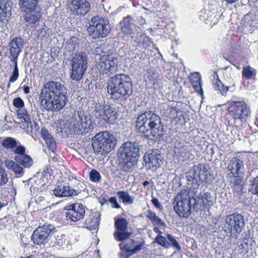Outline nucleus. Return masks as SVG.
<instances>
[{"mask_svg":"<svg viewBox=\"0 0 258 258\" xmlns=\"http://www.w3.org/2000/svg\"><path fill=\"white\" fill-rule=\"evenodd\" d=\"M67 89L60 82L50 81L41 89L39 100L41 106L47 111L59 110L68 101Z\"/></svg>","mask_w":258,"mask_h":258,"instance_id":"nucleus-1","label":"nucleus"},{"mask_svg":"<svg viewBox=\"0 0 258 258\" xmlns=\"http://www.w3.org/2000/svg\"><path fill=\"white\" fill-rule=\"evenodd\" d=\"M196 191L190 188L178 192L172 204L176 214L180 218H188L192 213H198L201 209L199 197Z\"/></svg>","mask_w":258,"mask_h":258,"instance_id":"nucleus-2","label":"nucleus"},{"mask_svg":"<svg viewBox=\"0 0 258 258\" xmlns=\"http://www.w3.org/2000/svg\"><path fill=\"white\" fill-rule=\"evenodd\" d=\"M133 85L127 75L119 74L110 77L107 82V93L114 100H124L133 93Z\"/></svg>","mask_w":258,"mask_h":258,"instance_id":"nucleus-3","label":"nucleus"},{"mask_svg":"<svg viewBox=\"0 0 258 258\" xmlns=\"http://www.w3.org/2000/svg\"><path fill=\"white\" fill-rule=\"evenodd\" d=\"M138 132L147 137H160L163 135L164 125L160 117L151 111H146L139 115L136 121Z\"/></svg>","mask_w":258,"mask_h":258,"instance_id":"nucleus-4","label":"nucleus"},{"mask_svg":"<svg viewBox=\"0 0 258 258\" xmlns=\"http://www.w3.org/2000/svg\"><path fill=\"white\" fill-rule=\"evenodd\" d=\"M140 155V146L138 143L127 142L123 144L118 152L120 166L124 172L135 169Z\"/></svg>","mask_w":258,"mask_h":258,"instance_id":"nucleus-5","label":"nucleus"},{"mask_svg":"<svg viewBox=\"0 0 258 258\" xmlns=\"http://www.w3.org/2000/svg\"><path fill=\"white\" fill-rule=\"evenodd\" d=\"M116 144V140L113 135L103 132L98 133L93 138L92 146L94 152L103 154L110 152Z\"/></svg>","mask_w":258,"mask_h":258,"instance_id":"nucleus-6","label":"nucleus"},{"mask_svg":"<svg viewBox=\"0 0 258 258\" xmlns=\"http://www.w3.org/2000/svg\"><path fill=\"white\" fill-rule=\"evenodd\" d=\"M111 30V26L107 19L94 16L89 22L87 28L88 33L94 39L104 38Z\"/></svg>","mask_w":258,"mask_h":258,"instance_id":"nucleus-7","label":"nucleus"},{"mask_svg":"<svg viewBox=\"0 0 258 258\" xmlns=\"http://www.w3.org/2000/svg\"><path fill=\"white\" fill-rule=\"evenodd\" d=\"M88 62L86 52H79L73 56L70 63V78L76 81L81 80L87 69Z\"/></svg>","mask_w":258,"mask_h":258,"instance_id":"nucleus-8","label":"nucleus"},{"mask_svg":"<svg viewBox=\"0 0 258 258\" xmlns=\"http://www.w3.org/2000/svg\"><path fill=\"white\" fill-rule=\"evenodd\" d=\"M118 55L107 52L100 55L99 61L96 64V69L102 74H113L118 69Z\"/></svg>","mask_w":258,"mask_h":258,"instance_id":"nucleus-9","label":"nucleus"},{"mask_svg":"<svg viewBox=\"0 0 258 258\" xmlns=\"http://www.w3.org/2000/svg\"><path fill=\"white\" fill-rule=\"evenodd\" d=\"M71 126L73 131L77 134H85L93 130V123L91 116L85 114L83 111H78L72 118Z\"/></svg>","mask_w":258,"mask_h":258,"instance_id":"nucleus-10","label":"nucleus"},{"mask_svg":"<svg viewBox=\"0 0 258 258\" xmlns=\"http://www.w3.org/2000/svg\"><path fill=\"white\" fill-rule=\"evenodd\" d=\"M228 110L235 122H245L250 115V109L244 101H231Z\"/></svg>","mask_w":258,"mask_h":258,"instance_id":"nucleus-11","label":"nucleus"},{"mask_svg":"<svg viewBox=\"0 0 258 258\" xmlns=\"http://www.w3.org/2000/svg\"><path fill=\"white\" fill-rule=\"evenodd\" d=\"M225 221L228 226H225L224 231L228 236L233 235L238 236L244 227V218L241 214L234 213L229 215L226 217Z\"/></svg>","mask_w":258,"mask_h":258,"instance_id":"nucleus-12","label":"nucleus"},{"mask_svg":"<svg viewBox=\"0 0 258 258\" xmlns=\"http://www.w3.org/2000/svg\"><path fill=\"white\" fill-rule=\"evenodd\" d=\"M55 227L50 224H45L42 226H39L33 232L32 240L34 244L45 245L48 237H51L53 234Z\"/></svg>","mask_w":258,"mask_h":258,"instance_id":"nucleus-13","label":"nucleus"},{"mask_svg":"<svg viewBox=\"0 0 258 258\" xmlns=\"http://www.w3.org/2000/svg\"><path fill=\"white\" fill-rule=\"evenodd\" d=\"M145 243V242L143 239L138 237L130 239L125 243H120L119 244V246L121 250L122 251L124 250L130 253L128 255H124L123 252H121L120 256L124 257V258H128L131 255L135 254L140 251Z\"/></svg>","mask_w":258,"mask_h":258,"instance_id":"nucleus-14","label":"nucleus"},{"mask_svg":"<svg viewBox=\"0 0 258 258\" xmlns=\"http://www.w3.org/2000/svg\"><path fill=\"white\" fill-rule=\"evenodd\" d=\"M128 222L125 218H114V226L116 231L114 232L113 235L114 239L118 241H123L127 239L132 235V233L127 231Z\"/></svg>","mask_w":258,"mask_h":258,"instance_id":"nucleus-15","label":"nucleus"},{"mask_svg":"<svg viewBox=\"0 0 258 258\" xmlns=\"http://www.w3.org/2000/svg\"><path fill=\"white\" fill-rule=\"evenodd\" d=\"M17 115L23 123L24 128L27 133L35 134L39 129L38 124L36 122L31 120V118L26 109L20 108L17 110Z\"/></svg>","mask_w":258,"mask_h":258,"instance_id":"nucleus-16","label":"nucleus"},{"mask_svg":"<svg viewBox=\"0 0 258 258\" xmlns=\"http://www.w3.org/2000/svg\"><path fill=\"white\" fill-rule=\"evenodd\" d=\"M93 113L96 118L105 121H109L110 119L113 120L116 118L115 108L107 104H96Z\"/></svg>","mask_w":258,"mask_h":258,"instance_id":"nucleus-17","label":"nucleus"},{"mask_svg":"<svg viewBox=\"0 0 258 258\" xmlns=\"http://www.w3.org/2000/svg\"><path fill=\"white\" fill-rule=\"evenodd\" d=\"M67 209L65 212V216L67 220L76 222L82 219L85 214V207L80 203H76L74 205H71Z\"/></svg>","mask_w":258,"mask_h":258,"instance_id":"nucleus-18","label":"nucleus"},{"mask_svg":"<svg viewBox=\"0 0 258 258\" xmlns=\"http://www.w3.org/2000/svg\"><path fill=\"white\" fill-rule=\"evenodd\" d=\"M144 160L149 168H157L162 164L163 158L158 150H150L145 154Z\"/></svg>","mask_w":258,"mask_h":258,"instance_id":"nucleus-19","label":"nucleus"},{"mask_svg":"<svg viewBox=\"0 0 258 258\" xmlns=\"http://www.w3.org/2000/svg\"><path fill=\"white\" fill-rule=\"evenodd\" d=\"M23 46V40L20 37L15 38L10 42V55L9 57L12 62L17 61L18 57L22 51Z\"/></svg>","mask_w":258,"mask_h":258,"instance_id":"nucleus-20","label":"nucleus"},{"mask_svg":"<svg viewBox=\"0 0 258 258\" xmlns=\"http://www.w3.org/2000/svg\"><path fill=\"white\" fill-rule=\"evenodd\" d=\"M90 5L86 0H72L71 10L77 15H85L90 9Z\"/></svg>","mask_w":258,"mask_h":258,"instance_id":"nucleus-21","label":"nucleus"},{"mask_svg":"<svg viewBox=\"0 0 258 258\" xmlns=\"http://www.w3.org/2000/svg\"><path fill=\"white\" fill-rule=\"evenodd\" d=\"M232 175H243L244 166L242 160L237 157L232 158L227 167Z\"/></svg>","mask_w":258,"mask_h":258,"instance_id":"nucleus-22","label":"nucleus"},{"mask_svg":"<svg viewBox=\"0 0 258 258\" xmlns=\"http://www.w3.org/2000/svg\"><path fill=\"white\" fill-rule=\"evenodd\" d=\"M121 33L126 36H131L134 33V20L130 16L124 17L120 22Z\"/></svg>","mask_w":258,"mask_h":258,"instance_id":"nucleus-23","label":"nucleus"},{"mask_svg":"<svg viewBox=\"0 0 258 258\" xmlns=\"http://www.w3.org/2000/svg\"><path fill=\"white\" fill-rule=\"evenodd\" d=\"M100 214L99 212L91 213L85 220V227L91 230L97 228L100 220Z\"/></svg>","mask_w":258,"mask_h":258,"instance_id":"nucleus-24","label":"nucleus"},{"mask_svg":"<svg viewBox=\"0 0 258 258\" xmlns=\"http://www.w3.org/2000/svg\"><path fill=\"white\" fill-rule=\"evenodd\" d=\"M53 194L56 197H62L76 195L77 191L69 186L60 185L54 188Z\"/></svg>","mask_w":258,"mask_h":258,"instance_id":"nucleus-25","label":"nucleus"},{"mask_svg":"<svg viewBox=\"0 0 258 258\" xmlns=\"http://www.w3.org/2000/svg\"><path fill=\"white\" fill-rule=\"evenodd\" d=\"M255 16L252 13H248L246 14L241 21V25L242 30L245 33L249 32L251 29L254 26V22L255 20Z\"/></svg>","mask_w":258,"mask_h":258,"instance_id":"nucleus-26","label":"nucleus"},{"mask_svg":"<svg viewBox=\"0 0 258 258\" xmlns=\"http://www.w3.org/2000/svg\"><path fill=\"white\" fill-rule=\"evenodd\" d=\"M41 134L49 150L52 152V153L54 154L56 145L53 137L49 134L45 127L41 128Z\"/></svg>","mask_w":258,"mask_h":258,"instance_id":"nucleus-27","label":"nucleus"},{"mask_svg":"<svg viewBox=\"0 0 258 258\" xmlns=\"http://www.w3.org/2000/svg\"><path fill=\"white\" fill-rule=\"evenodd\" d=\"M191 189H194L196 191L199 197V202L202 200L201 203L203 204V207L205 209H209V207L213 204V198L209 192H205L204 195L202 194V192H199L198 190L196 188H190ZM200 204V202H199Z\"/></svg>","mask_w":258,"mask_h":258,"instance_id":"nucleus-28","label":"nucleus"},{"mask_svg":"<svg viewBox=\"0 0 258 258\" xmlns=\"http://www.w3.org/2000/svg\"><path fill=\"white\" fill-rule=\"evenodd\" d=\"M38 0H20V8L22 12H30L35 10Z\"/></svg>","mask_w":258,"mask_h":258,"instance_id":"nucleus-29","label":"nucleus"},{"mask_svg":"<svg viewBox=\"0 0 258 258\" xmlns=\"http://www.w3.org/2000/svg\"><path fill=\"white\" fill-rule=\"evenodd\" d=\"M209 169L210 167L208 165L204 164H199L197 165V171L199 172V176L200 182L205 181L208 182V174H209Z\"/></svg>","mask_w":258,"mask_h":258,"instance_id":"nucleus-30","label":"nucleus"},{"mask_svg":"<svg viewBox=\"0 0 258 258\" xmlns=\"http://www.w3.org/2000/svg\"><path fill=\"white\" fill-rule=\"evenodd\" d=\"M197 165L194 166L187 175V179L188 184H195L199 185L201 183L199 175V172L197 171Z\"/></svg>","mask_w":258,"mask_h":258,"instance_id":"nucleus-31","label":"nucleus"},{"mask_svg":"<svg viewBox=\"0 0 258 258\" xmlns=\"http://www.w3.org/2000/svg\"><path fill=\"white\" fill-rule=\"evenodd\" d=\"M14 160L19 164L22 165L25 168H30L33 164L31 157L27 154L20 157H14Z\"/></svg>","mask_w":258,"mask_h":258,"instance_id":"nucleus-32","label":"nucleus"},{"mask_svg":"<svg viewBox=\"0 0 258 258\" xmlns=\"http://www.w3.org/2000/svg\"><path fill=\"white\" fill-rule=\"evenodd\" d=\"M5 165L7 168L13 170L16 174L22 175L24 173L23 167L16 161L11 160H6Z\"/></svg>","mask_w":258,"mask_h":258,"instance_id":"nucleus-33","label":"nucleus"},{"mask_svg":"<svg viewBox=\"0 0 258 258\" xmlns=\"http://www.w3.org/2000/svg\"><path fill=\"white\" fill-rule=\"evenodd\" d=\"M24 12L25 13L24 19L27 23L29 24H35L39 20L40 15L35 10Z\"/></svg>","mask_w":258,"mask_h":258,"instance_id":"nucleus-34","label":"nucleus"},{"mask_svg":"<svg viewBox=\"0 0 258 258\" xmlns=\"http://www.w3.org/2000/svg\"><path fill=\"white\" fill-rule=\"evenodd\" d=\"M117 195L124 205H131L134 202V198L127 191L120 190L117 192Z\"/></svg>","mask_w":258,"mask_h":258,"instance_id":"nucleus-35","label":"nucleus"},{"mask_svg":"<svg viewBox=\"0 0 258 258\" xmlns=\"http://www.w3.org/2000/svg\"><path fill=\"white\" fill-rule=\"evenodd\" d=\"M146 217L151 220L153 224H159L165 226V223L156 215L155 212L151 210H149L147 211Z\"/></svg>","mask_w":258,"mask_h":258,"instance_id":"nucleus-36","label":"nucleus"},{"mask_svg":"<svg viewBox=\"0 0 258 258\" xmlns=\"http://www.w3.org/2000/svg\"><path fill=\"white\" fill-rule=\"evenodd\" d=\"M213 86L215 90L219 91L220 93L223 96L226 95L229 89V87L225 86L218 78L213 83Z\"/></svg>","mask_w":258,"mask_h":258,"instance_id":"nucleus-37","label":"nucleus"},{"mask_svg":"<svg viewBox=\"0 0 258 258\" xmlns=\"http://www.w3.org/2000/svg\"><path fill=\"white\" fill-rule=\"evenodd\" d=\"M2 145L4 148L13 150L17 146V143L14 138L7 137L3 140Z\"/></svg>","mask_w":258,"mask_h":258,"instance_id":"nucleus-38","label":"nucleus"},{"mask_svg":"<svg viewBox=\"0 0 258 258\" xmlns=\"http://www.w3.org/2000/svg\"><path fill=\"white\" fill-rule=\"evenodd\" d=\"M10 3L9 0H0V15L9 14L11 10Z\"/></svg>","mask_w":258,"mask_h":258,"instance_id":"nucleus-39","label":"nucleus"},{"mask_svg":"<svg viewBox=\"0 0 258 258\" xmlns=\"http://www.w3.org/2000/svg\"><path fill=\"white\" fill-rule=\"evenodd\" d=\"M132 38L134 39V41L137 43L139 46L146 47L148 45V43L149 41V38L145 34H141L136 37L132 36Z\"/></svg>","mask_w":258,"mask_h":258,"instance_id":"nucleus-40","label":"nucleus"},{"mask_svg":"<svg viewBox=\"0 0 258 258\" xmlns=\"http://www.w3.org/2000/svg\"><path fill=\"white\" fill-rule=\"evenodd\" d=\"M256 74V71L255 69L252 68L250 66H245L243 67L242 75V77L246 79L253 78Z\"/></svg>","mask_w":258,"mask_h":258,"instance_id":"nucleus-41","label":"nucleus"},{"mask_svg":"<svg viewBox=\"0 0 258 258\" xmlns=\"http://www.w3.org/2000/svg\"><path fill=\"white\" fill-rule=\"evenodd\" d=\"M233 178L231 182L234 186V191L237 192H241L242 187L241 183L243 175H233Z\"/></svg>","mask_w":258,"mask_h":258,"instance_id":"nucleus-42","label":"nucleus"},{"mask_svg":"<svg viewBox=\"0 0 258 258\" xmlns=\"http://www.w3.org/2000/svg\"><path fill=\"white\" fill-rule=\"evenodd\" d=\"M55 230L53 231V234H52V237H50L51 238V243L50 245L52 246H60L64 243L63 237L64 235H58L55 234Z\"/></svg>","mask_w":258,"mask_h":258,"instance_id":"nucleus-43","label":"nucleus"},{"mask_svg":"<svg viewBox=\"0 0 258 258\" xmlns=\"http://www.w3.org/2000/svg\"><path fill=\"white\" fill-rule=\"evenodd\" d=\"M155 242H157L159 245L162 246L165 248H169L171 247L170 243L166 239V238L161 235H159L155 238Z\"/></svg>","mask_w":258,"mask_h":258,"instance_id":"nucleus-44","label":"nucleus"},{"mask_svg":"<svg viewBox=\"0 0 258 258\" xmlns=\"http://www.w3.org/2000/svg\"><path fill=\"white\" fill-rule=\"evenodd\" d=\"M249 190L252 194L257 195L258 196V176L251 181Z\"/></svg>","mask_w":258,"mask_h":258,"instance_id":"nucleus-45","label":"nucleus"},{"mask_svg":"<svg viewBox=\"0 0 258 258\" xmlns=\"http://www.w3.org/2000/svg\"><path fill=\"white\" fill-rule=\"evenodd\" d=\"M166 237L171 245H172L177 250H181V248L180 244L173 236L170 234H167Z\"/></svg>","mask_w":258,"mask_h":258,"instance_id":"nucleus-46","label":"nucleus"},{"mask_svg":"<svg viewBox=\"0 0 258 258\" xmlns=\"http://www.w3.org/2000/svg\"><path fill=\"white\" fill-rule=\"evenodd\" d=\"M14 63V69L13 71L12 75L11 76L9 82H15L19 77V70L17 66V61L13 62Z\"/></svg>","mask_w":258,"mask_h":258,"instance_id":"nucleus-47","label":"nucleus"},{"mask_svg":"<svg viewBox=\"0 0 258 258\" xmlns=\"http://www.w3.org/2000/svg\"><path fill=\"white\" fill-rule=\"evenodd\" d=\"M13 152L16 154L15 157H20L25 155V148L23 146H17L13 149Z\"/></svg>","mask_w":258,"mask_h":258,"instance_id":"nucleus-48","label":"nucleus"},{"mask_svg":"<svg viewBox=\"0 0 258 258\" xmlns=\"http://www.w3.org/2000/svg\"><path fill=\"white\" fill-rule=\"evenodd\" d=\"M190 80L191 84L201 83V77L198 72H195L190 77Z\"/></svg>","mask_w":258,"mask_h":258,"instance_id":"nucleus-49","label":"nucleus"},{"mask_svg":"<svg viewBox=\"0 0 258 258\" xmlns=\"http://www.w3.org/2000/svg\"><path fill=\"white\" fill-rule=\"evenodd\" d=\"M100 174L96 170H92L90 173V179L92 181H98L100 179Z\"/></svg>","mask_w":258,"mask_h":258,"instance_id":"nucleus-50","label":"nucleus"},{"mask_svg":"<svg viewBox=\"0 0 258 258\" xmlns=\"http://www.w3.org/2000/svg\"><path fill=\"white\" fill-rule=\"evenodd\" d=\"M13 105L20 108H23L24 106V102L23 100L20 97H17L14 99L13 101Z\"/></svg>","mask_w":258,"mask_h":258,"instance_id":"nucleus-51","label":"nucleus"},{"mask_svg":"<svg viewBox=\"0 0 258 258\" xmlns=\"http://www.w3.org/2000/svg\"><path fill=\"white\" fill-rule=\"evenodd\" d=\"M108 201L110 202L111 207L113 208L119 209L121 208L120 205L117 201L116 197H112L108 199Z\"/></svg>","mask_w":258,"mask_h":258,"instance_id":"nucleus-52","label":"nucleus"},{"mask_svg":"<svg viewBox=\"0 0 258 258\" xmlns=\"http://www.w3.org/2000/svg\"><path fill=\"white\" fill-rule=\"evenodd\" d=\"M151 202L154 206L160 210L163 209V206L161 205L158 200L156 198H152Z\"/></svg>","mask_w":258,"mask_h":258,"instance_id":"nucleus-53","label":"nucleus"},{"mask_svg":"<svg viewBox=\"0 0 258 258\" xmlns=\"http://www.w3.org/2000/svg\"><path fill=\"white\" fill-rule=\"evenodd\" d=\"M196 91L202 90L201 83H195L192 84Z\"/></svg>","mask_w":258,"mask_h":258,"instance_id":"nucleus-54","label":"nucleus"},{"mask_svg":"<svg viewBox=\"0 0 258 258\" xmlns=\"http://www.w3.org/2000/svg\"><path fill=\"white\" fill-rule=\"evenodd\" d=\"M51 160L53 162H56L58 160V157L56 156V154L54 152V154L52 153V155H50Z\"/></svg>","mask_w":258,"mask_h":258,"instance_id":"nucleus-55","label":"nucleus"},{"mask_svg":"<svg viewBox=\"0 0 258 258\" xmlns=\"http://www.w3.org/2000/svg\"><path fill=\"white\" fill-rule=\"evenodd\" d=\"M24 92L25 94H28L29 93V87L27 86H25L24 87Z\"/></svg>","mask_w":258,"mask_h":258,"instance_id":"nucleus-56","label":"nucleus"},{"mask_svg":"<svg viewBox=\"0 0 258 258\" xmlns=\"http://www.w3.org/2000/svg\"><path fill=\"white\" fill-rule=\"evenodd\" d=\"M153 230L155 232L158 234V235H161L162 233V231H161L158 227L154 228Z\"/></svg>","mask_w":258,"mask_h":258,"instance_id":"nucleus-57","label":"nucleus"},{"mask_svg":"<svg viewBox=\"0 0 258 258\" xmlns=\"http://www.w3.org/2000/svg\"><path fill=\"white\" fill-rule=\"evenodd\" d=\"M226 2H227L229 4H233L235 2H237L238 0H225Z\"/></svg>","mask_w":258,"mask_h":258,"instance_id":"nucleus-58","label":"nucleus"},{"mask_svg":"<svg viewBox=\"0 0 258 258\" xmlns=\"http://www.w3.org/2000/svg\"><path fill=\"white\" fill-rule=\"evenodd\" d=\"M149 183H150L149 181L146 180V181H144L143 182V185L144 186H147V185H148Z\"/></svg>","mask_w":258,"mask_h":258,"instance_id":"nucleus-59","label":"nucleus"},{"mask_svg":"<svg viewBox=\"0 0 258 258\" xmlns=\"http://www.w3.org/2000/svg\"><path fill=\"white\" fill-rule=\"evenodd\" d=\"M4 207V205L0 202V210Z\"/></svg>","mask_w":258,"mask_h":258,"instance_id":"nucleus-60","label":"nucleus"},{"mask_svg":"<svg viewBox=\"0 0 258 258\" xmlns=\"http://www.w3.org/2000/svg\"><path fill=\"white\" fill-rule=\"evenodd\" d=\"M22 258H33V257L32 256H27V257H22Z\"/></svg>","mask_w":258,"mask_h":258,"instance_id":"nucleus-61","label":"nucleus"},{"mask_svg":"<svg viewBox=\"0 0 258 258\" xmlns=\"http://www.w3.org/2000/svg\"><path fill=\"white\" fill-rule=\"evenodd\" d=\"M11 87V84L10 83H8V85H7V87L8 88H10Z\"/></svg>","mask_w":258,"mask_h":258,"instance_id":"nucleus-62","label":"nucleus"},{"mask_svg":"<svg viewBox=\"0 0 258 258\" xmlns=\"http://www.w3.org/2000/svg\"><path fill=\"white\" fill-rule=\"evenodd\" d=\"M210 19L211 20V16H210Z\"/></svg>","mask_w":258,"mask_h":258,"instance_id":"nucleus-63","label":"nucleus"}]
</instances>
